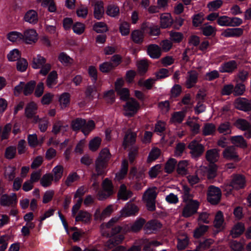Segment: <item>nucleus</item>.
Masks as SVG:
<instances>
[{
	"instance_id": "nucleus-1",
	"label": "nucleus",
	"mask_w": 251,
	"mask_h": 251,
	"mask_svg": "<svg viewBox=\"0 0 251 251\" xmlns=\"http://www.w3.org/2000/svg\"><path fill=\"white\" fill-rule=\"evenodd\" d=\"M117 221V218H112L107 223L101 225L100 229L102 236L106 237L113 236L121 231L125 233L123 231L124 226L121 227L115 225Z\"/></svg>"
},
{
	"instance_id": "nucleus-2",
	"label": "nucleus",
	"mask_w": 251,
	"mask_h": 251,
	"mask_svg": "<svg viewBox=\"0 0 251 251\" xmlns=\"http://www.w3.org/2000/svg\"><path fill=\"white\" fill-rule=\"evenodd\" d=\"M102 190L99 191L97 194L98 199L100 201L106 199L114 193L112 183L108 178L102 181Z\"/></svg>"
},
{
	"instance_id": "nucleus-3",
	"label": "nucleus",
	"mask_w": 251,
	"mask_h": 251,
	"mask_svg": "<svg viewBox=\"0 0 251 251\" xmlns=\"http://www.w3.org/2000/svg\"><path fill=\"white\" fill-rule=\"evenodd\" d=\"M140 108L139 103L133 98H131L124 106V115L127 117L134 116Z\"/></svg>"
},
{
	"instance_id": "nucleus-4",
	"label": "nucleus",
	"mask_w": 251,
	"mask_h": 251,
	"mask_svg": "<svg viewBox=\"0 0 251 251\" xmlns=\"http://www.w3.org/2000/svg\"><path fill=\"white\" fill-rule=\"evenodd\" d=\"M221 191L219 187L210 185L208 189L207 200L211 204L218 203L221 199Z\"/></svg>"
},
{
	"instance_id": "nucleus-5",
	"label": "nucleus",
	"mask_w": 251,
	"mask_h": 251,
	"mask_svg": "<svg viewBox=\"0 0 251 251\" xmlns=\"http://www.w3.org/2000/svg\"><path fill=\"white\" fill-rule=\"evenodd\" d=\"M199 202L197 201H190L187 202L182 211V216L185 218L189 217L197 212Z\"/></svg>"
},
{
	"instance_id": "nucleus-6",
	"label": "nucleus",
	"mask_w": 251,
	"mask_h": 251,
	"mask_svg": "<svg viewBox=\"0 0 251 251\" xmlns=\"http://www.w3.org/2000/svg\"><path fill=\"white\" fill-rule=\"evenodd\" d=\"M139 211L137 205L131 202H128L120 211L121 217H127L136 215Z\"/></svg>"
},
{
	"instance_id": "nucleus-7",
	"label": "nucleus",
	"mask_w": 251,
	"mask_h": 251,
	"mask_svg": "<svg viewBox=\"0 0 251 251\" xmlns=\"http://www.w3.org/2000/svg\"><path fill=\"white\" fill-rule=\"evenodd\" d=\"M145 220L143 218L137 219L133 224L125 225L123 227V231L125 233L130 231L138 232L142 229L145 224Z\"/></svg>"
},
{
	"instance_id": "nucleus-8",
	"label": "nucleus",
	"mask_w": 251,
	"mask_h": 251,
	"mask_svg": "<svg viewBox=\"0 0 251 251\" xmlns=\"http://www.w3.org/2000/svg\"><path fill=\"white\" fill-rule=\"evenodd\" d=\"M188 148L190 150L192 156L195 158L201 156L204 150V146L196 140H194L190 143Z\"/></svg>"
},
{
	"instance_id": "nucleus-9",
	"label": "nucleus",
	"mask_w": 251,
	"mask_h": 251,
	"mask_svg": "<svg viewBox=\"0 0 251 251\" xmlns=\"http://www.w3.org/2000/svg\"><path fill=\"white\" fill-rule=\"evenodd\" d=\"M22 35L23 37L22 40L28 44L35 43L38 40V34L36 30L33 29L26 30Z\"/></svg>"
},
{
	"instance_id": "nucleus-10",
	"label": "nucleus",
	"mask_w": 251,
	"mask_h": 251,
	"mask_svg": "<svg viewBox=\"0 0 251 251\" xmlns=\"http://www.w3.org/2000/svg\"><path fill=\"white\" fill-rule=\"evenodd\" d=\"M223 156L224 158L228 160L238 161L240 160L236 149L233 146L226 148L223 152Z\"/></svg>"
},
{
	"instance_id": "nucleus-11",
	"label": "nucleus",
	"mask_w": 251,
	"mask_h": 251,
	"mask_svg": "<svg viewBox=\"0 0 251 251\" xmlns=\"http://www.w3.org/2000/svg\"><path fill=\"white\" fill-rule=\"evenodd\" d=\"M234 104L236 108L241 110L248 111L251 110V100L239 98L235 100Z\"/></svg>"
},
{
	"instance_id": "nucleus-12",
	"label": "nucleus",
	"mask_w": 251,
	"mask_h": 251,
	"mask_svg": "<svg viewBox=\"0 0 251 251\" xmlns=\"http://www.w3.org/2000/svg\"><path fill=\"white\" fill-rule=\"evenodd\" d=\"M162 225L157 220H151L147 222L144 228L146 233L151 234L161 228Z\"/></svg>"
},
{
	"instance_id": "nucleus-13",
	"label": "nucleus",
	"mask_w": 251,
	"mask_h": 251,
	"mask_svg": "<svg viewBox=\"0 0 251 251\" xmlns=\"http://www.w3.org/2000/svg\"><path fill=\"white\" fill-rule=\"evenodd\" d=\"M237 68V62L235 60H230L223 63L219 67V71L222 73H232Z\"/></svg>"
},
{
	"instance_id": "nucleus-14",
	"label": "nucleus",
	"mask_w": 251,
	"mask_h": 251,
	"mask_svg": "<svg viewBox=\"0 0 251 251\" xmlns=\"http://www.w3.org/2000/svg\"><path fill=\"white\" fill-rule=\"evenodd\" d=\"M141 28L144 32L148 33L151 35L157 36L160 34V28L158 26L149 23H143Z\"/></svg>"
},
{
	"instance_id": "nucleus-15",
	"label": "nucleus",
	"mask_w": 251,
	"mask_h": 251,
	"mask_svg": "<svg viewBox=\"0 0 251 251\" xmlns=\"http://www.w3.org/2000/svg\"><path fill=\"white\" fill-rule=\"evenodd\" d=\"M113 237L108 240L105 243V250H110L116 246L121 244L124 239V236L123 234H119L118 235H114Z\"/></svg>"
},
{
	"instance_id": "nucleus-16",
	"label": "nucleus",
	"mask_w": 251,
	"mask_h": 251,
	"mask_svg": "<svg viewBox=\"0 0 251 251\" xmlns=\"http://www.w3.org/2000/svg\"><path fill=\"white\" fill-rule=\"evenodd\" d=\"M202 171L206 173L208 179H212L216 176L217 166L215 164H212L208 167L201 166L200 169L197 171V173L200 174Z\"/></svg>"
},
{
	"instance_id": "nucleus-17",
	"label": "nucleus",
	"mask_w": 251,
	"mask_h": 251,
	"mask_svg": "<svg viewBox=\"0 0 251 251\" xmlns=\"http://www.w3.org/2000/svg\"><path fill=\"white\" fill-rule=\"evenodd\" d=\"M230 182L232 188L237 190L244 188L245 185L246 181L243 176L237 175L233 176Z\"/></svg>"
},
{
	"instance_id": "nucleus-18",
	"label": "nucleus",
	"mask_w": 251,
	"mask_h": 251,
	"mask_svg": "<svg viewBox=\"0 0 251 251\" xmlns=\"http://www.w3.org/2000/svg\"><path fill=\"white\" fill-rule=\"evenodd\" d=\"M64 227L67 233L72 236V239L76 242L77 241L82 235L81 232L78 231L76 227H71L70 228L68 227L66 222L64 220Z\"/></svg>"
},
{
	"instance_id": "nucleus-19",
	"label": "nucleus",
	"mask_w": 251,
	"mask_h": 251,
	"mask_svg": "<svg viewBox=\"0 0 251 251\" xmlns=\"http://www.w3.org/2000/svg\"><path fill=\"white\" fill-rule=\"evenodd\" d=\"M147 52L149 55L153 59H157L161 55V48L156 44L149 45L148 47Z\"/></svg>"
},
{
	"instance_id": "nucleus-20",
	"label": "nucleus",
	"mask_w": 251,
	"mask_h": 251,
	"mask_svg": "<svg viewBox=\"0 0 251 251\" xmlns=\"http://www.w3.org/2000/svg\"><path fill=\"white\" fill-rule=\"evenodd\" d=\"M173 20L171 14L169 13L161 14L160 16V26L162 28H166L171 26Z\"/></svg>"
},
{
	"instance_id": "nucleus-21",
	"label": "nucleus",
	"mask_w": 251,
	"mask_h": 251,
	"mask_svg": "<svg viewBox=\"0 0 251 251\" xmlns=\"http://www.w3.org/2000/svg\"><path fill=\"white\" fill-rule=\"evenodd\" d=\"M17 201L16 194H13L12 196L3 195L0 197V203L2 206H9L15 204Z\"/></svg>"
},
{
	"instance_id": "nucleus-22",
	"label": "nucleus",
	"mask_w": 251,
	"mask_h": 251,
	"mask_svg": "<svg viewBox=\"0 0 251 251\" xmlns=\"http://www.w3.org/2000/svg\"><path fill=\"white\" fill-rule=\"evenodd\" d=\"M198 74L195 71H189L187 73L186 80V85L187 88H190L192 87L197 82Z\"/></svg>"
},
{
	"instance_id": "nucleus-23",
	"label": "nucleus",
	"mask_w": 251,
	"mask_h": 251,
	"mask_svg": "<svg viewBox=\"0 0 251 251\" xmlns=\"http://www.w3.org/2000/svg\"><path fill=\"white\" fill-rule=\"evenodd\" d=\"M243 33V29L241 28H227L222 33L225 37H239Z\"/></svg>"
},
{
	"instance_id": "nucleus-24",
	"label": "nucleus",
	"mask_w": 251,
	"mask_h": 251,
	"mask_svg": "<svg viewBox=\"0 0 251 251\" xmlns=\"http://www.w3.org/2000/svg\"><path fill=\"white\" fill-rule=\"evenodd\" d=\"M107 163L96 159L95 161V172L96 176H103L107 173Z\"/></svg>"
},
{
	"instance_id": "nucleus-25",
	"label": "nucleus",
	"mask_w": 251,
	"mask_h": 251,
	"mask_svg": "<svg viewBox=\"0 0 251 251\" xmlns=\"http://www.w3.org/2000/svg\"><path fill=\"white\" fill-rule=\"evenodd\" d=\"M219 150L217 149L208 150L205 153L206 160L210 163L217 161L219 158Z\"/></svg>"
},
{
	"instance_id": "nucleus-26",
	"label": "nucleus",
	"mask_w": 251,
	"mask_h": 251,
	"mask_svg": "<svg viewBox=\"0 0 251 251\" xmlns=\"http://www.w3.org/2000/svg\"><path fill=\"white\" fill-rule=\"evenodd\" d=\"M75 219L76 222L80 221L84 224H89L91 220V215L86 211L80 210L78 212Z\"/></svg>"
},
{
	"instance_id": "nucleus-27",
	"label": "nucleus",
	"mask_w": 251,
	"mask_h": 251,
	"mask_svg": "<svg viewBox=\"0 0 251 251\" xmlns=\"http://www.w3.org/2000/svg\"><path fill=\"white\" fill-rule=\"evenodd\" d=\"M24 20L30 24H36L38 21L37 13L34 10H29L25 13Z\"/></svg>"
},
{
	"instance_id": "nucleus-28",
	"label": "nucleus",
	"mask_w": 251,
	"mask_h": 251,
	"mask_svg": "<svg viewBox=\"0 0 251 251\" xmlns=\"http://www.w3.org/2000/svg\"><path fill=\"white\" fill-rule=\"evenodd\" d=\"M230 141L232 144L237 147L244 149L247 147V142L242 135L232 136Z\"/></svg>"
},
{
	"instance_id": "nucleus-29",
	"label": "nucleus",
	"mask_w": 251,
	"mask_h": 251,
	"mask_svg": "<svg viewBox=\"0 0 251 251\" xmlns=\"http://www.w3.org/2000/svg\"><path fill=\"white\" fill-rule=\"evenodd\" d=\"M128 166L127 161L124 160L122 162L120 170L116 174L115 179L120 180L126 176L127 173Z\"/></svg>"
},
{
	"instance_id": "nucleus-30",
	"label": "nucleus",
	"mask_w": 251,
	"mask_h": 251,
	"mask_svg": "<svg viewBox=\"0 0 251 251\" xmlns=\"http://www.w3.org/2000/svg\"><path fill=\"white\" fill-rule=\"evenodd\" d=\"M104 12L103 3L101 1L97 2L94 7V15L96 19H100L103 16Z\"/></svg>"
},
{
	"instance_id": "nucleus-31",
	"label": "nucleus",
	"mask_w": 251,
	"mask_h": 251,
	"mask_svg": "<svg viewBox=\"0 0 251 251\" xmlns=\"http://www.w3.org/2000/svg\"><path fill=\"white\" fill-rule=\"evenodd\" d=\"M185 116L184 111H177L173 113L171 115L170 122L175 125L180 124Z\"/></svg>"
},
{
	"instance_id": "nucleus-32",
	"label": "nucleus",
	"mask_w": 251,
	"mask_h": 251,
	"mask_svg": "<svg viewBox=\"0 0 251 251\" xmlns=\"http://www.w3.org/2000/svg\"><path fill=\"white\" fill-rule=\"evenodd\" d=\"M37 106L34 102L28 103L25 108V115L28 119H31L34 115L36 114Z\"/></svg>"
},
{
	"instance_id": "nucleus-33",
	"label": "nucleus",
	"mask_w": 251,
	"mask_h": 251,
	"mask_svg": "<svg viewBox=\"0 0 251 251\" xmlns=\"http://www.w3.org/2000/svg\"><path fill=\"white\" fill-rule=\"evenodd\" d=\"M136 138V133L135 132L128 131L126 134L123 142V146L124 148H126L127 146L133 144L135 143Z\"/></svg>"
},
{
	"instance_id": "nucleus-34",
	"label": "nucleus",
	"mask_w": 251,
	"mask_h": 251,
	"mask_svg": "<svg viewBox=\"0 0 251 251\" xmlns=\"http://www.w3.org/2000/svg\"><path fill=\"white\" fill-rule=\"evenodd\" d=\"M201 30L203 35L210 36L215 35L216 32V28L215 26L209 25L208 23H205L201 27Z\"/></svg>"
},
{
	"instance_id": "nucleus-35",
	"label": "nucleus",
	"mask_w": 251,
	"mask_h": 251,
	"mask_svg": "<svg viewBox=\"0 0 251 251\" xmlns=\"http://www.w3.org/2000/svg\"><path fill=\"white\" fill-rule=\"evenodd\" d=\"M245 230L244 224L238 223L235 225L230 231V234L233 238H236L242 234Z\"/></svg>"
},
{
	"instance_id": "nucleus-36",
	"label": "nucleus",
	"mask_w": 251,
	"mask_h": 251,
	"mask_svg": "<svg viewBox=\"0 0 251 251\" xmlns=\"http://www.w3.org/2000/svg\"><path fill=\"white\" fill-rule=\"evenodd\" d=\"M156 189L155 187L148 189L144 193L143 199L144 200H155L157 195Z\"/></svg>"
},
{
	"instance_id": "nucleus-37",
	"label": "nucleus",
	"mask_w": 251,
	"mask_h": 251,
	"mask_svg": "<svg viewBox=\"0 0 251 251\" xmlns=\"http://www.w3.org/2000/svg\"><path fill=\"white\" fill-rule=\"evenodd\" d=\"M132 195V193L129 190H127L126 185L122 184L120 186L118 192V197L120 199L126 201Z\"/></svg>"
},
{
	"instance_id": "nucleus-38",
	"label": "nucleus",
	"mask_w": 251,
	"mask_h": 251,
	"mask_svg": "<svg viewBox=\"0 0 251 251\" xmlns=\"http://www.w3.org/2000/svg\"><path fill=\"white\" fill-rule=\"evenodd\" d=\"M106 13L111 17H117L119 15L120 9L118 6L111 4L107 6Z\"/></svg>"
},
{
	"instance_id": "nucleus-39",
	"label": "nucleus",
	"mask_w": 251,
	"mask_h": 251,
	"mask_svg": "<svg viewBox=\"0 0 251 251\" xmlns=\"http://www.w3.org/2000/svg\"><path fill=\"white\" fill-rule=\"evenodd\" d=\"M224 216L221 211L217 212L214 220V226L220 230L224 228Z\"/></svg>"
},
{
	"instance_id": "nucleus-40",
	"label": "nucleus",
	"mask_w": 251,
	"mask_h": 251,
	"mask_svg": "<svg viewBox=\"0 0 251 251\" xmlns=\"http://www.w3.org/2000/svg\"><path fill=\"white\" fill-rule=\"evenodd\" d=\"M36 84V81L34 80H31L25 84L23 90L24 94L25 96H28L31 94L35 88Z\"/></svg>"
},
{
	"instance_id": "nucleus-41",
	"label": "nucleus",
	"mask_w": 251,
	"mask_h": 251,
	"mask_svg": "<svg viewBox=\"0 0 251 251\" xmlns=\"http://www.w3.org/2000/svg\"><path fill=\"white\" fill-rule=\"evenodd\" d=\"M131 38L134 42L140 44L143 41L144 34L142 31L139 30H135L132 32Z\"/></svg>"
},
{
	"instance_id": "nucleus-42",
	"label": "nucleus",
	"mask_w": 251,
	"mask_h": 251,
	"mask_svg": "<svg viewBox=\"0 0 251 251\" xmlns=\"http://www.w3.org/2000/svg\"><path fill=\"white\" fill-rule=\"evenodd\" d=\"M46 62V59L41 56L40 55H38L36 57L33 58L32 66L34 69L40 68Z\"/></svg>"
},
{
	"instance_id": "nucleus-43",
	"label": "nucleus",
	"mask_w": 251,
	"mask_h": 251,
	"mask_svg": "<svg viewBox=\"0 0 251 251\" xmlns=\"http://www.w3.org/2000/svg\"><path fill=\"white\" fill-rule=\"evenodd\" d=\"M53 179V176L51 174H46L41 177L40 183L44 187H48L51 184Z\"/></svg>"
},
{
	"instance_id": "nucleus-44",
	"label": "nucleus",
	"mask_w": 251,
	"mask_h": 251,
	"mask_svg": "<svg viewBox=\"0 0 251 251\" xmlns=\"http://www.w3.org/2000/svg\"><path fill=\"white\" fill-rule=\"evenodd\" d=\"M177 249L179 250L185 249L188 245L189 239L186 235L180 236L177 239Z\"/></svg>"
},
{
	"instance_id": "nucleus-45",
	"label": "nucleus",
	"mask_w": 251,
	"mask_h": 251,
	"mask_svg": "<svg viewBox=\"0 0 251 251\" xmlns=\"http://www.w3.org/2000/svg\"><path fill=\"white\" fill-rule=\"evenodd\" d=\"M216 130L215 126L212 123H206L204 125L202 133L204 136L212 135Z\"/></svg>"
},
{
	"instance_id": "nucleus-46",
	"label": "nucleus",
	"mask_w": 251,
	"mask_h": 251,
	"mask_svg": "<svg viewBox=\"0 0 251 251\" xmlns=\"http://www.w3.org/2000/svg\"><path fill=\"white\" fill-rule=\"evenodd\" d=\"M204 20V14L202 13L195 14L192 17L193 25L195 27L200 26L201 25Z\"/></svg>"
},
{
	"instance_id": "nucleus-47",
	"label": "nucleus",
	"mask_w": 251,
	"mask_h": 251,
	"mask_svg": "<svg viewBox=\"0 0 251 251\" xmlns=\"http://www.w3.org/2000/svg\"><path fill=\"white\" fill-rule=\"evenodd\" d=\"M111 157V154L107 148L102 149L100 152L99 155L97 159L107 163V162Z\"/></svg>"
},
{
	"instance_id": "nucleus-48",
	"label": "nucleus",
	"mask_w": 251,
	"mask_h": 251,
	"mask_svg": "<svg viewBox=\"0 0 251 251\" xmlns=\"http://www.w3.org/2000/svg\"><path fill=\"white\" fill-rule=\"evenodd\" d=\"M182 191V197L184 201L188 202L190 201H193L192 200L193 195L190 194V189L188 186L185 185H183Z\"/></svg>"
},
{
	"instance_id": "nucleus-49",
	"label": "nucleus",
	"mask_w": 251,
	"mask_h": 251,
	"mask_svg": "<svg viewBox=\"0 0 251 251\" xmlns=\"http://www.w3.org/2000/svg\"><path fill=\"white\" fill-rule=\"evenodd\" d=\"M57 78V74L56 71H53L51 72L48 75L46 83L47 85L50 88L53 85L56 84V79Z\"/></svg>"
},
{
	"instance_id": "nucleus-50",
	"label": "nucleus",
	"mask_w": 251,
	"mask_h": 251,
	"mask_svg": "<svg viewBox=\"0 0 251 251\" xmlns=\"http://www.w3.org/2000/svg\"><path fill=\"white\" fill-rule=\"evenodd\" d=\"M218 130L220 133L224 135L231 134V126L229 122H225L221 124L218 128Z\"/></svg>"
},
{
	"instance_id": "nucleus-51",
	"label": "nucleus",
	"mask_w": 251,
	"mask_h": 251,
	"mask_svg": "<svg viewBox=\"0 0 251 251\" xmlns=\"http://www.w3.org/2000/svg\"><path fill=\"white\" fill-rule=\"evenodd\" d=\"M95 126V123L92 120H90L83 125L82 131L84 135H88L93 129H94Z\"/></svg>"
},
{
	"instance_id": "nucleus-52",
	"label": "nucleus",
	"mask_w": 251,
	"mask_h": 251,
	"mask_svg": "<svg viewBox=\"0 0 251 251\" xmlns=\"http://www.w3.org/2000/svg\"><path fill=\"white\" fill-rule=\"evenodd\" d=\"M188 161L187 160L180 161L178 164L177 171L179 174L184 175L187 174Z\"/></svg>"
},
{
	"instance_id": "nucleus-53",
	"label": "nucleus",
	"mask_w": 251,
	"mask_h": 251,
	"mask_svg": "<svg viewBox=\"0 0 251 251\" xmlns=\"http://www.w3.org/2000/svg\"><path fill=\"white\" fill-rule=\"evenodd\" d=\"M93 29L97 33L105 32L108 30L106 24L101 22L95 23L93 26Z\"/></svg>"
},
{
	"instance_id": "nucleus-54",
	"label": "nucleus",
	"mask_w": 251,
	"mask_h": 251,
	"mask_svg": "<svg viewBox=\"0 0 251 251\" xmlns=\"http://www.w3.org/2000/svg\"><path fill=\"white\" fill-rule=\"evenodd\" d=\"M169 35L170 40L175 43L180 42L183 38V34L179 32L171 31Z\"/></svg>"
},
{
	"instance_id": "nucleus-55",
	"label": "nucleus",
	"mask_w": 251,
	"mask_h": 251,
	"mask_svg": "<svg viewBox=\"0 0 251 251\" xmlns=\"http://www.w3.org/2000/svg\"><path fill=\"white\" fill-rule=\"evenodd\" d=\"M177 161L174 158H170L165 164V170L168 173H172L175 169Z\"/></svg>"
},
{
	"instance_id": "nucleus-56",
	"label": "nucleus",
	"mask_w": 251,
	"mask_h": 251,
	"mask_svg": "<svg viewBox=\"0 0 251 251\" xmlns=\"http://www.w3.org/2000/svg\"><path fill=\"white\" fill-rule=\"evenodd\" d=\"M245 90V85L242 83H238L234 87L233 95L235 96H241L243 95Z\"/></svg>"
},
{
	"instance_id": "nucleus-57",
	"label": "nucleus",
	"mask_w": 251,
	"mask_h": 251,
	"mask_svg": "<svg viewBox=\"0 0 251 251\" xmlns=\"http://www.w3.org/2000/svg\"><path fill=\"white\" fill-rule=\"evenodd\" d=\"M16 148L15 146H10L6 148L4 156L8 159H12L15 156Z\"/></svg>"
},
{
	"instance_id": "nucleus-58",
	"label": "nucleus",
	"mask_w": 251,
	"mask_h": 251,
	"mask_svg": "<svg viewBox=\"0 0 251 251\" xmlns=\"http://www.w3.org/2000/svg\"><path fill=\"white\" fill-rule=\"evenodd\" d=\"M223 3L222 0H214L209 2L207 6L209 11H215L221 7Z\"/></svg>"
},
{
	"instance_id": "nucleus-59",
	"label": "nucleus",
	"mask_w": 251,
	"mask_h": 251,
	"mask_svg": "<svg viewBox=\"0 0 251 251\" xmlns=\"http://www.w3.org/2000/svg\"><path fill=\"white\" fill-rule=\"evenodd\" d=\"M7 39L11 42H14L20 40L23 37L22 33L17 31H11L7 35Z\"/></svg>"
},
{
	"instance_id": "nucleus-60",
	"label": "nucleus",
	"mask_w": 251,
	"mask_h": 251,
	"mask_svg": "<svg viewBox=\"0 0 251 251\" xmlns=\"http://www.w3.org/2000/svg\"><path fill=\"white\" fill-rule=\"evenodd\" d=\"M208 226L205 225L200 226L197 228L194 232V237L199 238L203 235L208 230Z\"/></svg>"
},
{
	"instance_id": "nucleus-61",
	"label": "nucleus",
	"mask_w": 251,
	"mask_h": 251,
	"mask_svg": "<svg viewBox=\"0 0 251 251\" xmlns=\"http://www.w3.org/2000/svg\"><path fill=\"white\" fill-rule=\"evenodd\" d=\"M101 140L100 138L96 137L90 141L89 143V149L92 151H96L99 148Z\"/></svg>"
},
{
	"instance_id": "nucleus-62",
	"label": "nucleus",
	"mask_w": 251,
	"mask_h": 251,
	"mask_svg": "<svg viewBox=\"0 0 251 251\" xmlns=\"http://www.w3.org/2000/svg\"><path fill=\"white\" fill-rule=\"evenodd\" d=\"M250 123L246 120L243 119H238L235 123V126L241 130L245 131L249 126Z\"/></svg>"
},
{
	"instance_id": "nucleus-63",
	"label": "nucleus",
	"mask_w": 251,
	"mask_h": 251,
	"mask_svg": "<svg viewBox=\"0 0 251 251\" xmlns=\"http://www.w3.org/2000/svg\"><path fill=\"white\" fill-rule=\"evenodd\" d=\"M119 30L122 36L128 35L130 32L129 24L126 22H122L120 25Z\"/></svg>"
},
{
	"instance_id": "nucleus-64",
	"label": "nucleus",
	"mask_w": 251,
	"mask_h": 251,
	"mask_svg": "<svg viewBox=\"0 0 251 251\" xmlns=\"http://www.w3.org/2000/svg\"><path fill=\"white\" fill-rule=\"evenodd\" d=\"M18 61L17 62V69L18 71L20 72H25L28 66V62L26 59L24 58H22L20 59L17 60Z\"/></svg>"
}]
</instances>
